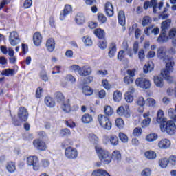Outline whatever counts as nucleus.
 <instances>
[{
	"label": "nucleus",
	"mask_w": 176,
	"mask_h": 176,
	"mask_svg": "<svg viewBox=\"0 0 176 176\" xmlns=\"http://www.w3.org/2000/svg\"><path fill=\"white\" fill-rule=\"evenodd\" d=\"M167 50L164 47H160L158 48L157 52V56L158 58L162 60V61H165L166 68L163 69L161 71V75L166 80H167L169 83H171L173 80V77L170 76L171 72L174 71V65L175 63L173 60H168V56L166 54Z\"/></svg>",
	"instance_id": "1"
},
{
	"label": "nucleus",
	"mask_w": 176,
	"mask_h": 176,
	"mask_svg": "<svg viewBox=\"0 0 176 176\" xmlns=\"http://www.w3.org/2000/svg\"><path fill=\"white\" fill-rule=\"evenodd\" d=\"M96 152L100 160V162L104 164H109L111 163V155H109V152L107 150L102 148L100 146H96L95 147Z\"/></svg>",
	"instance_id": "2"
},
{
	"label": "nucleus",
	"mask_w": 176,
	"mask_h": 176,
	"mask_svg": "<svg viewBox=\"0 0 176 176\" xmlns=\"http://www.w3.org/2000/svg\"><path fill=\"white\" fill-rule=\"evenodd\" d=\"M160 129L162 133H167L169 135H173L176 129L175 122L173 120H168L164 122V124H160Z\"/></svg>",
	"instance_id": "3"
},
{
	"label": "nucleus",
	"mask_w": 176,
	"mask_h": 176,
	"mask_svg": "<svg viewBox=\"0 0 176 176\" xmlns=\"http://www.w3.org/2000/svg\"><path fill=\"white\" fill-rule=\"evenodd\" d=\"M27 164L29 166H32L34 171H38L39 168H41V165H39V160L36 156H30L28 157Z\"/></svg>",
	"instance_id": "4"
},
{
	"label": "nucleus",
	"mask_w": 176,
	"mask_h": 176,
	"mask_svg": "<svg viewBox=\"0 0 176 176\" xmlns=\"http://www.w3.org/2000/svg\"><path fill=\"white\" fill-rule=\"evenodd\" d=\"M135 85L138 87H141L142 89H149L152 85L151 80L144 78H137L135 80Z\"/></svg>",
	"instance_id": "5"
},
{
	"label": "nucleus",
	"mask_w": 176,
	"mask_h": 176,
	"mask_svg": "<svg viewBox=\"0 0 176 176\" xmlns=\"http://www.w3.org/2000/svg\"><path fill=\"white\" fill-rule=\"evenodd\" d=\"M9 42L11 46H17L21 42L20 36L17 32L13 31L10 33Z\"/></svg>",
	"instance_id": "6"
},
{
	"label": "nucleus",
	"mask_w": 176,
	"mask_h": 176,
	"mask_svg": "<svg viewBox=\"0 0 176 176\" xmlns=\"http://www.w3.org/2000/svg\"><path fill=\"white\" fill-rule=\"evenodd\" d=\"M65 155L67 159L74 160L78 157V150L74 147H67L65 151Z\"/></svg>",
	"instance_id": "7"
},
{
	"label": "nucleus",
	"mask_w": 176,
	"mask_h": 176,
	"mask_svg": "<svg viewBox=\"0 0 176 176\" xmlns=\"http://www.w3.org/2000/svg\"><path fill=\"white\" fill-rule=\"evenodd\" d=\"M18 118L21 122H27L28 120V111L25 107H20L18 112Z\"/></svg>",
	"instance_id": "8"
},
{
	"label": "nucleus",
	"mask_w": 176,
	"mask_h": 176,
	"mask_svg": "<svg viewBox=\"0 0 176 176\" xmlns=\"http://www.w3.org/2000/svg\"><path fill=\"white\" fill-rule=\"evenodd\" d=\"M33 145L36 149L38 151H46L47 149V146H46V143L45 142L36 139L33 141Z\"/></svg>",
	"instance_id": "9"
},
{
	"label": "nucleus",
	"mask_w": 176,
	"mask_h": 176,
	"mask_svg": "<svg viewBox=\"0 0 176 176\" xmlns=\"http://www.w3.org/2000/svg\"><path fill=\"white\" fill-rule=\"evenodd\" d=\"M72 13V6L71 5H65L63 12L60 14V19L65 20V17L68 16V14H71Z\"/></svg>",
	"instance_id": "10"
},
{
	"label": "nucleus",
	"mask_w": 176,
	"mask_h": 176,
	"mask_svg": "<svg viewBox=\"0 0 176 176\" xmlns=\"http://www.w3.org/2000/svg\"><path fill=\"white\" fill-rule=\"evenodd\" d=\"M91 67L89 65H85L80 67L79 75L80 76L85 78V76H89V75H91Z\"/></svg>",
	"instance_id": "11"
},
{
	"label": "nucleus",
	"mask_w": 176,
	"mask_h": 176,
	"mask_svg": "<svg viewBox=\"0 0 176 176\" xmlns=\"http://www.w3.org/2000/svg\"><path fill=\"white\" fill-rule=\"evenodd\" d=\"M152 6L153 13H157V2H156V0L146 1L144 3V9H145L146 10L148 9V8H152Z\"/></svg>",
	"instance_id": "12"
},
{
	"label": "nucleus",
	"mask_w": 176,
	"mask_h": 176,
	"mask_svg": "<svg viewBox=\"0 0 176 176\" xmlns=\"http://www.w3.org/2000/svg\"><path fill=\"white\" fill-rule=\"evenodd\" d=\"M157 145L160 149H168L171 146V141L168 139H162Z\"/></svg>",
	"instance_id": "13"
},
{
	"label": "nucleus",
	"mask_w": 176,
	"mask_h": 176,
	"mask_svg": "<svg viewBox=\"0 0 176 176\" xmlns=\"http://www.w3.org/2000/svg\"><path fill=\"white\" fill-rule=\"evenodd\" d=\"M33 42L35 46H41L42 43V34L39 32H36L33 34Z\"/></svg>",
	"instance_id": "14"
},
{
	"label": "nucleus",
	"mask_w": 176,
	"mask_h": 176,
	"mask_svg": "<svg viewBox=\"0 0 176 176\" xmlns=\"http://www.w3.org/2000/svg\"><path fill=\"white\" fill-rule=\"evenodd\" d=\"M157 122L160 124H164L167 122V118H164V112L163 110H159L157 114Z\"/></svg>",
	"instance_id": "15"
},
{
	"label": "nucleus",
	"mask_w": 176,
	"mask_h": 176,
	"mask_svg": "<svg viewBox=\"0 0 176 176\" xmlns=\"http://www.w3.org/2000/svg\"><path fill=\"white\" fill-rule=\"evenodd\" d=\"M104 10L106 12V14L109 16V17H112L113 16V6L112 3L107 2L104 6Z\"/></svg>",
	"instance_id": "16"
},
{
	"label": "nucleus",
	"mask_w": 176,
	"mask_h": 176,
	"mask_svg": "<svg viewBox=\"0 0 176 176\" xmlns=\"http://www.w3.org/2000/svg\"><path fill=\"white\" fill-rule=\"evenodd\" d=\"M61 104V109L64 112L66 113H69L71 112V104H69V99L66 100L65 102L60 103Z\"/></svg>",
	"instance_id": "17"
},
{
	"label": "nucleus",
	"mask_w": 176,
	"mask_h": 176,
	"mask_svg": "<svg viewBox=\"0 0 176 176\" xmlns=\"http://www.w3.org/2000/svg\"><path fill=\"white\" fill-rule=\"evenodd\" d=\"M153 81L154 85H155L157 87H163V86H164V80L159 76H154Z\"/></svg>",
	"instance_id": "18"
},
{
	"label": "nucleus",
	"mask_w": 176,
	"mask_h": 176,
	"mask_svg": "<svg viewBox=\"0 0 176 176\" xmlns=\"http://www.w3.org/2000/svg\"><path fill=\"white\" fill-rule=\"evenodd\" d=\"M46 47L48 52H53V50H54L56 48V42L54 41V39H48L46 42Z\"/></svg>",
	"instance_id": "19"
},
{
	"label": "nucleus",
	"mask_w": 176,
	"mask_h": 176,
	"mask_svg": "<svg viewBox=\"0 0 176 176\" xmlns=\"http://www.w3.org/2000/svg\"><path fill=\"white\" fill-rule=\"evenodd\" d=\"M136 104L139 105V107H142L141 109H139L138 111L140 113H142L144 112V107H145V99H144V97L140 96L138 98Z\"/></svg>",
	"instance_id": "20"
},
{
	"label": "nucleus",
	"mask_w": 176,
	"mask_h": 176,
	"mask_svg": "<svg viewBox=\"0 0 176 176\" xmlns=\"http://www.w3.org/2000/svg\"><path fill=\"white\" fill-rule=\"evenodd\" d=\"M111 159H113V160H114L117 163H119V162H120V160H122V153H120V151H119L118 150L114 151L112 153Z\"/></svg>",
	"instance_id": "21"
},
{
	"label": "nucleus",
	"mask_w": 176,
	"mask_h": 176,
	"mask_svg": "<svg viewBox=\"0 0 176 176\" xmlns=\"http://www.w3.org/2000/svg\"><path fill=\"white\" fill-rule=\"evenodd\" d=\"M86 21V18L82 13H78L76 16V23L78 24V25H82Z\"/></svg>",
	"instance_id": "22"
},
{
	"label": "nucleus",
	"mask_w": 176,
	"mask_h": 176,
	"mask_svg": "<svg viewBox=\"0 0 176 176\" xmlns=\"http://www.w3.org/2000/svg\"><path fill=\"white\" fill-rule=\"evenodd\" d=\"M109 120V118L102 114H100L98 116V121L101 127L103 126Z\"/></svg>",
	"instance_id": "23"
},
{
	"label": "nucleus",
	"mask_w": 176,
	"mask_h": 176,
	"mask_svg": "<svg viewBox=\"0 0 176 176\" xmlns=\"http://www.w3.org/2000/svg\"><path fill=\"white\" fill-rule=\"evenodd\" d=\"M118 23L120 25H124L126 24V16L124 15V12L120 11L118 12Z\"/></svg>",
	"instance_id": "24"
},
{
	"label": "nucleus",
	"mask_w": 176,
	"mask_h": 176,
	"mask_svg": "<svg viewBox=\"0 0 176 176\" xmlns=\"http://www.w3.org/2000/svg\"><path fill=\"white\" fill-rule=\"evenodd\" d=\"M81 120L82 123L85 124L91 123V122H93V116H91L90 114L85 113L84 116H82Z\"/></svg>",
	"instance_id": "25"
},
{
	"label": "nucleus",
	"mask_w": 176,
	"mask_h": 176,
	"mask_svg": "<svg viewBox=\"0 0 176 176\" xmlns=\"http://www.w3.org/2000/svg\"><path fill=\"white\" fill-rule=\"evenodd\" d=\"M157 42H168V36H167V35L166 34V31H161V34L157 38Z\"/></svg>",
	"instance_id": "26"
},
{
	"label": "nucleus",
	"mask_w": 176,
	"mask_h": 176,
	"mask_svg": "<svg viewBox=\"0 0 176 176\" xmlns=\"http://www.w3.org/2000/svg\"><path fill=\"white\" fill-rule=\"evenodd\" d=\"M55 98L59 104H63L65 101V97L64 96V94L61 92H56L54 94Z\"/></svg>",
	"instance_id": "27"
},
{
	"label": "nucleus",
	"mask_w": 176,
	"mask_h": 176,
	"mask_svg": "<svg viewBox=\"0 0 176 176\" xmlns=\"http://www.w3.org/2000/svg\"><path fill=\"white\" fill-rule=\"evenodd\" d=\"M159 138V136L156 133H150L146 136V141L148 142H154Z\"/></svg>",
	"instance_id": "28"
},
{
	"label": "nucleus",
	"mask_w": 176,
	"mask_h": 176,
	"mask_svg": "<svg viewBox=\"0 0 176 176\" xmlns=\"http://www.w3.org/2000/svg\"><path fill=\"white\" fill-rule=\"evenodd\" d=\"M170 25H171V19H167L163 21L161 23L162 31H166V30H168V28H170Z\"/></svg>",
	"instance_id": "29"
},
{
	"label": "nucleus",
	"mask_w": 176,
	"mask_h": 176,
	"mask_svg": "<svg viewBox=\"0 0 176 176\" xmlns=\"http://www.w3.org/2000/svg\"><path fill=\"white\" fill-rule=\"evenodd\" d=\"M144 156L146 159H148V160H153L156 159V153L153 151H148L144 153Z\"/></svg>",
	"instance_id": "30"
},
{
	"label": "nucleus",
	"mask_w": 176,
	"mask_h": 176,
	"mask_svg": "<svg viewBox=\"0 0 176 176\" xmlns=\"http://www.w3.org/2000/svg\"><path fill=\"white\" fill-rule=\"evenodd\" d=\"M94 34L96 36L99 38V39H102L104 38V36H105V32L104 31V30L101 28H98L95 30Z\"/></svg>",
	"instance_id": "31"
},
{
	"label": "nucleus",
	"mask_w": 176,
	"mask_h": 176,
	"mask_svg": "<svg viewBox=\"0 0 176 176\" xmlns=\"http://www.w3.org/2000/svg\"><path fill=\"white\" fill-rule=\"evenodd\" d=\"M113 98L115 102H120V101H122V92L118 90L114 91Z\"/></svg>",
	"instance_id": "32"
},
{
	"label": "nucleus",
	"mask_w": 176,
	"mask_h": 176,
	"mask_svg": "<svg viewBox=\"0 0 176 176\" xmlns=\"http://www.w3.org/2000/svg\"><path fill=\"white\" fill-rule=\"evenodd\" d=\"M115 54H116V44L112 43L110 46L109 51V56L110 58L115 57Z\"/></svg>",
	"instance_id": "33"
},
{
	"label": "nucleus",
	"mask_w": 176,
	"mask_h": 176,
	"mask_svg": "<svg viewBox=\"0 0 176 176\" xmlns=\"http://www.w3.org/2000/svg\"><path fill=\"white\" fill-rule=\"evenodd\" d=\"M82 41L85 46H91L93 45V40H91V36H85L82 38Z\"/></svg>",
	"instance_id": "34"
},
{
	"label": "nucleus",
	"mask_w": 176,
	"mask_h": 176,
	"mask_svg": "<svg viewBox=\"0 0 176 176\" xmlns=\"http://www.w3.org/2000/svg\"><path fill=\"white\" fill-rule=\"evenodd\" d=\"M6 169L8 173H14L16 171V164L12 162L7 163Z\"/></svg>",
	"instance_id": "35"
},
{
	"label": "nucleus",
	"mask_w": 176,
	"mask_h": 176,
	"mask_svg": "<svg viewBox=\"0 0 176 176\" xmlns=\"http://www.w3.org/2000/svg\"><path fill=\"white\" fill-rule=\"evenodd\" d=\"M45 105H47V107H50V108H53L56 103L54 102L53 98H52L50 96H47L45 98Z\"/></svg>",
	"instance_id": "36"
},
{
	"label": "nucleus",
	"mask_w": 176,
	"mask_h": 176,
	"mask_svg": "<svg viewBox=\"0 0 176 176\" xmlns=\"http://www.w3.org/2000/svg\"><path fill=\"white\" fill-rule=\"evenodd\" d=\"M168 115L169 118H170V119L172 120H173L175 122V123H176V111H175V109L170 108L168 110Z\"/></svg>",
	"instance_id": "37"
},
{
	"label": "nucleus",
	"mask_w": 176,
	"mask_h": 176,
	"mask_svg": "<svg viewBox=\"0 0 176 176\" xmlns=\"http://www.w3.org/2000/svg\"><path fill=\"white\" fill-rule=\"evenodd\" d=\"M153 69V63L148 62L147 65H145L143 67V71L144 74H148L151 72Z\"/></svg>",
	"instance_id": "38"
},
{
	"label": "nucleus",
	"mask_w": 176,
	"mask_h": 176,
	"mask_svg": "<svg viewBox=\"0 0 176 176\" xmlns=\"http://www.w3.org/2000/svg\"><path fill=\"white\" fill-rule=\"evenodd\" d=\"M107 40L105 39V38H104L100 39L98 46L99 48L101 49V50H105V49H107Z\"/></svg>",
	"instance_id": "39"
},
{
	"label": "nucleus",
	"mask_w": 176,
	"mask_h": 176,
	"mask_svg": "<svg viewBox=\"0 0 176 176\" xmlns=\"http://www.w3.org/2000/svg\"><path fill=\"white\" fill-rule=\"evenodd\" d=\"M152 23V18L149 16H145L142 20V25L143 27H146V25H149Z\"/></svg>",
	"instance_id": "40"
},
{
	"label": "nucleus",
	"mask_w": 176,
	"mask_h": 176,
	"mask_svg": "<svg viewBox=\"0 0 176 176\" xmlns=\"http://www.w3.org/2000/svg\"><path fill=\"white\" fill-rule=\"evenodd\" d=\"M109 141L111 145H113V146L119 145V138H118V136L115 135H111L110 136Z\"/></svg>",
	"instance_id": "41"
},
{
	"label": "nucleus",
	"mask_w": 176,
	"mask_h": 176,
	"mask_svg": "<svg viewBox=\"0 0 176 176\" xmlns=\"http://www.w3.org/2000/svg\"><path fill=\"white\" fill-rule=\"evenodd\" d=\"M159 166L162 168H166L167 166H168V159L167 158H162L158 162Z\"/></svg>",
	"instance_id": "42"
},
{
	"label": "nucleus",
	"mask_w": 176,
	"mask_h": 176,
	"mask_svg": "<svg viewBox=\"0 0 176 176\" xmlns=\"http://www.w3.org/2000/svg\"><path fill=\"white\" fill-rule=\"evenodd\" d=\"M138 57L140 63L145 61V50L140 49L138 53Z\"/></svg>",
	"instance_id": "43"
},
{
	"label": "nucleus",
	"mask_w": 176,
	"mask_h": 176,
	"mask_svg": "<svg viewBox=\"0 0 176 176\" xmlns=\"http://www.w3.org/2000/svg\"><path fill=\"white\" fill-rule=\"evenodd\" d=\"M3 76H13L14 75V70L12 69H6L1 72Z\"/></svg>",
	"instance_id": "44"
},
{
	"label": "nucleus",
	"mask_w": 176,
	"mask_h": 176,
	"mask_svg": "<svg viewBox=\"0 0 176 176\" xmlns=\"http://www.w3.org/2000/svg\"><path fill=\"white\" fill-rule=\"evenodd\" d=\"M104 113L106 116H112L113 115V109L111 106H105Z\"/></svg>",
	"instance_id": "45"
},
{
	"label": "nucleus",
	"mask_w": 176,
	"mask_h": 176,
	"mask_svg": "<svg viewBox=\"0 0 176 176\" xmlns=\"http://www.w3.org/2000/svg\"><path fill=\"white\" fill-rule=\"evenodd\" d=\"M146 102L148 107H151L152 108H155V107H156V100L152 98H147Z\"/></svg>",
	"instance_id": "46"
},
{
	"label": "nucleus",
	"mask_w": 176,
	"mask_h": 176,
	"mask_svg": "<svg viewBox=\"0 0 176 176\" xmlns=\"http://www.w3.org/2000/svg\"><path fill=\"white\" fill-rule=\"evenodd\" d=\"M82 93H84L85 96H91V94H93V89L89 86H85L82 88Z\"/></svg>",
	"instance_id": "47"
},
{
	"label": "nucleus",
	"mask_w": 176,
	"mask_h": 176,
	"mask_svg": "<svg viewBox=\"0 0 176 176\" xmlns=\"http://www.w3.org/2000/svg\"><path fill=\"white\" fill-rule=\"evenodd\" d=\"M104 130L109 131L112 129V122L109 120L103 126H101Z\"/></svg>",
	"instance_id": "48"
},
{
	"label": "nucleus",
	"mask_w": 176,
	"mask_h": 176,
	"mask_svg": "<svg viewBox=\"0 0 176 176\" xmlns=\"http://www.w3.org/2000/svg\"><path fill=\"white\" fill-rule=\"evenodd\" d=\"M141 124L143 129H144L145 127H148V126L151 124V118H145L144 120H143Z\"/></svg>",
	"instance_id": "49"
},
{
	"label": "nucleus",
	"mask_w": 176,
	"mask_h": 176,
	"mask_svg": "<svg viewBox=\"0 0 176 176\" xmlns=\"http://www.w3.org/2000/svg\"><path fill=\"white\" fill-rule=\"evenodd\" d=\"M89 140L91 141V142H93V144H97V142H98V137L94 134H90L89 136Z\"/></svg>",
	"instance_id": "50"
},
{
	"label": "nucleus",
	"mask_w": 176,
	"mask_h": 176,
	"mask_svg": "<svg viewBox=\"0 0 176 176\" xmlns=\"http://www.w3.org/2000/svg\"><path fill=\"white\" fill-rule=\"evenodd\" d=\"M98 20L102 24H104L107 21V16L104 14H98Z\"/></svg>",
	"instance_id": "51"
},
{
	"label": "nucleus",
	"mask_w": 176,
	"mask_h": 176,
	"mask_svg": "<svg viewBox=\"0 0 176 176\" xmlns=\"http://www.w3.org/2000/svg\"><path fill=\"white\" fill-rule=\"evenodd\" d=\"M142 133V129L139 127L135 128L133 131V135H135V137H140V135H141Z\"/></svg>",
	"instance_id": "52"
},
{
	"label": "nucleus",
	"mask_w": 176,
	"mask_h": 176,
	"mask_svg": "<svg viewBox=\"0 0 176 176\" xmlns=\"http://www.w3.org/2000/svg\"><path fill=\"white\" fill-rule=\"evenodd\" d=\"M124 57H126V51L124 50L119 51L118 54V58L120 60V61L124 60Z\"/></svg>",
	"instance_id": "53"
},
{
	"label": "nucleus",
	"mask_w": 176,
	"mask_h": 176,
	"mask_svg": "<svg viewBox=\"0 0 176 176\" xmlns=\"http://www.w3.org/2000/svg\"><path fill=\"white\" fill-rule=\"evenodd\" d=\"M116 124L117 127H119L120 129H122L123 126H124V121L122 118H117L116 120Z\"/></svg>",
	"instance_id": "54"
},
{
	"label": "nucleus",
	"mask_w": 176,
	"mask_h": 176,
	"mask_svg": "<svg viewBox=\"0 0 176 176\" xmlns=\"http://www.w3.org/2000/svg\"><path fill=\"white\" fill-rule=\"evenodd\" d=\"M119 138L122 142H127V141H129V138H127V135L123 133H119Z\"/></svg>",
	"instance_id": "55"
},
{
	"label": "nucleus",
	"mask_w": 176,
	"mask_h": 176,
	"mask_svg": "<svg viewBox=\"0 0 176 176\" xmlns=\"http://www.w3.org/2000/svg\"><path fill=\"white\" fill-rule=\"evenodd\" d=\"M125 100L126 102H129V104H131L133 101H134V96L133 95L125 94Z\"/></svg>",
	"instance_id": "56"
},
{
	"label": "nucleus",
	"mask_w": 176,
	"mask_h": 176,
	"mask_svg": "<svg viewBox=\"0 0 176 176\" xmlns=\"http://www.w3.org/2000/svg\"><path fill=\"white\" fill-rule=\"evenodd\" d=\"M151 174L152 170H151V168H145L141 173L142 176H151Z\"/></svg>",
	"instance_id": "57"
},
{
	"label": "nucleus",
	"mask_w": 176,
	"mask_h": 176,
	"mask_svg": "<svg viewBox=\"0 0 176 176\" xmlns=\"http://www.w3.org/2000/svg\"><path fill=\"white\" fill-rule=\"evenodd\" d=\"M102 85L103 87L106 89V90H109V89H111V84H109V82H108V80L107 79H104L102 81Z\"/></svg>",
	"instance_id": "58"
},
{
	"label": "nucleus",
	"mask_w": 176,
	"mask_h": 176,
	"mask_svg": "<svg viewBox=\"0 0 176 176\" xmlns=\"http://www.w3.org/2000/svg\"><path fill=\"white\" fill-rule=\"evenodd\" d=\"M60 135L65 137L66 135H71V131L67 128L62 129L60 131Z\"/></svg>",
	"instance_id": "59"
},
{
	"label": "nucleus",
	"mask_w": 176,
	"mask_h": 176,
	"mask_svg": "<svg viewBox=\"0 0 176 176\" xmlns=\"http://www.w3.org/2000/svg\"><path fill=\"white\" fill-rule=\"evenodd\" d=\"M65 80H67V82H71L72 83H75V82H76V79L75 78V77H74V76L71 74H68L66 76Z\"/></svg>",
	"instance_id": "60"
},
{
	"label": "nucleus",
	"mask_w": 176,
	"mask_h": 176,
	"mask_svg": "<svg viewBox=\"0 0 176 176\" xmlns=\"http://www.w3.org/2000/svg\"><path fill=\"white\" fill-rule=\"evenodd\" d=\"M40 78L44 82H48L49 81V77H47V74L45 72H41Z\"/></svg>",
	"instance_id": "61"
},
{
	"label": "nucleus",
	"mask_w": 176,
	"mask_h": 176,
	"mask_svg": "<svg viewBox=\"0 0 176 176\" xmlns=\"http://www.w3.org/2000/svg\"><path fill=\"white\" fill-rule=\"evenodd\" d=\"M168 163L171 164V166H176V156L172 155L169 157L168 159Z\"/></svg>",
	"instance_id": "62"
},
{
	"label": "nucleus",
	"mask_w": 176,
	"mask_h": 176,
	"mask_svg": "<svg viewBox=\"0 0 176 176\" xmlns=\"http://www.w3.org/2000/svg\"><path fill=\"white\" fill-rule=\"evenodd\" d=\"M169 38H175L176 36V28H173L170 30L169 33Z\"/></svg>",
	"instance_id": "63"
},
{
	"label": "nucleus",
	"mask_w": 176,
	"mask_h": 176,
	"mask_svg": "<svg viewBox=\"0 0 176 176\" xmlns=\"http://www.w3.org/2000/svg\"><path fill=\"white\" fill-rule=\"evenodd\" d=\"M124 82L126 85H130V83H133L134 82V80L133 78L126 76L124 78Z\"/></svg>",
	"instance_id": "64"
}]
</instances>
